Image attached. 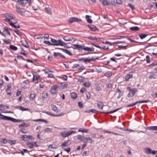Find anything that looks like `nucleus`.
I'll return each instance as SVG.
<instances>
[{
	"instance_id": "13d9d810",
	"label": "nucleus",
	"mask_w": 157,
	"mask_h": 157,
	"mask_svg": "<svg viewBox=\"0 0 157 157\" xmlns=\"http://www.w3.org/2000/svg\"><path fill=\"white\" fill-rule=\"evenodd\" d=\"M20 132H21L24 133H25L27 132V131H26V130L25 128H22L20 130Z\"/></svg>"
},
{
	"instance_id": "4468645a",
	"label": "nucleus",
	"mask_w": 157,
	"mask_h": 157,
	"mask_svg": "<svg viewBox=\"0 0 157 157\" xmlns=\"http://www.w3.org/2000/svg\"><path fill=\"white\" fill-rule=\"evenodd\" d=\"M45 113L48 115H50L51 116H54V117H59V116H63L64 115V113H61L60 114H58V115H54L52 113H51L50 112H46Z\"/></svg>"
},
{
	"instance_id": "bf43d9fd",
	"label": "nucleus",
	"mask_w": 157,
	"mask_h": 157,
	"mask_svg": "<svg viewBox=\"0 0 157 157\" xmlns=\"http://www.w3.org/2000/svg\"><path fill=\"white\" fill-rule=\"evenodd\" d=\"M78 106L81 108H82L83 107V104L81 102H79L78 103Z\"/></svg>"
},
{
	"instance_id": "cd10ccee",
	"label": "nucleus",
	"mask_w": 157,
	"mask_h": 157,
	"mask_svg": "<svg viewBox=\"0 0 157 157\" xmlns=\"http://www.w3.org/2000/svg\"><path fill=\"white\" fill-rule=\"evenodd\" d=\"M30 125L29 124H26L25 123H23L21 124H20L19 125V128L21 127H28Z\"/></svg>"
},
{
	"instance_id": "69168bd1",
	"label": "nucleus",
	"mask_w": 157,
	"mask_h": 157,
	"mask_svg": "<svg viewBox=\"0 0 157 157\" xmlns=\"http://www.w3.org/2000/svg\"><path fill=\"white\" fill-rule=\"evenodd\" d=\"M108 46H102V48L104 50H107L108 49Z\"/></svg>"
},
{
	"instance_id": "8fccbe9b",
	"label": "nucleus",
	"mask_w": 157,
	"mask_h": 157,
	"mask_svg": "<svg viewBox=\"0 0 157 157\" xmlns=\"http://www.w3.org/2000/svg\"><path fill=\"white\" fill-rule=\"evenodd\" d=\"M111 75V74L109 72H106L105 74V76L107 77H109Z\"/></svg>"
},
{
	"instance_id": "09e8293b",
	"label": "nucleus",
	"mask_w": 157,
	"mask_h": 157,
	"mask_svg": "<svg viewBox=\"0 0 157 157\" xmlns=\"http://www.w3.org/2000/svg\"><path fill=\"white\" fill-rule=\"evenodd\" d=\"M147 62L149 63L150 62V58L149 56H146Z\"/></svg>"
},
{
	"instance_id": "de8ad7c7",
	"label": "nucleus",
	"mask_w": 157,
	"mask_h": 157,
	"mask_svg": "<svg viewBox=\"0 0 157 157\" xmlns=\"http://www.w3.org/2000/svg\"><path fill=\"white\" fill-rule=\"evenodd\" d=\"M27 145L28 146V147L30 148H32L33 147V144L31 143L28 142Z\"/></svg>"
},
{
	"instance_id": "a211bd4d",
	"label": "nucleus",
	"mask_w": 157,
	"mask_h": 157,
	"mask_svg": "<svg viewBox=\"0 0 157 157\" xmlns=\"http://www.w3.org/2000/svg\"><path fill=\"white\" fill-rule=\"evenodd\" d=\"M145 129L150 130H157V126H151L145 128Z\"/></svg>"
},
{
	"instance_id": "aec40b11",
	"label": "nucleus",
	"mask_w": 157,
	"mask_h": 157,
	"mask_svg": "<svg viewBox=\"0 0 157 157\" xmlns=\"http://www.w3.org/2000/svg\"><path fill=\"white\" fill-rule=\"evenodd\" d=\"M88 26L90 29L93 31H95L98 30V29L96 27V26L94 25H88Z\"/></svg>"
},
{
	"instance_id": "39448f33",
	"label": "nucleus",
	"mask_w": 157,
	"mask_h": 157,
	"mask_svg": "<svg viewBox=\"0 0 157 157\" xmlns=\"http://www.w3.org/2000/svg\"><path fill=\"white\" fill-rule=\"evenodd\" d=\"M145 152L147 154H155L157 152L156 151H152L149 147H145L144 149Z\"/></svg>"
},
{
	"instance_id": "6e6d98bb",
	"label": "nucleus",
	"mask_w": 157,
	"mask_h": 157,
	"mask_svg": "<svg viewBox=\"0 0 157 157\" xmlns=\"http://www.w3.org/2000/svg\"><path fill=\"white\" fill-rule=\"evenodd\" d=\"M22 138L24 140H27V139L28 138V136L26 135H23L22 136Z\"/></svg>"
},
{
	"instance_id": "0e129e2a",
	"label": "nucleus",
	"mask_w": 157,
	"mask_h": 157,
	"mask_svg": "<svg viewBox=\"0 0 157 157\" xmlns=\"http://www.w3.org/2000/svg\"><path fill=\"white\" fill-rule=\"evenodd\" d=\"M6 92L7 94L11 95V91L10 90H6Z\"/></svg>"
},
{
	"instance_id": "79ce46f5",
	"label": "nucleus",
	"mask_w": 157,
	"mask_h": 157,
	"mask_svg": "<svg viewBox=\"0 0 157 157\" xmlns=\"http://www.w3.org/2000/svg\"><path fill=\"white\" fill-rule=\"evenodd\" d=\"M71 97L73 98H76L77 97V94L74 92L72 93L71 94Z\"/></svg>"
},
{
	"instance_id": "6ab92c4d",
	"label": "nucleus",
	"mask_w": 157,
	"mask_h": 157,
	"mask_svg": "<svg viewBox=\"0 0 157 157\" xmlns=\"http://www.w3.org/2000/svg\"><path fill=\"white\" fill-rule=\"evenodd\" d=\"M133 75L132 74H127L125 77V79L126 81H128L129 79L133 78Z\"/></svg>"
},
{
	"instance_id": "393cba45",
	"label": "nucleus",
	"mask_w": 157,
	"mask_h": 157,
	"mask_svg": "<svg viewBox=\"0 0 157 157\" xmlns=\"http://www.w3.org/2000/svg\"><path fill=\"white\" fill-rule=\"evenodd\" d=\"M98 107L100 109H102L103 108L104 105L101 101H98L97 104Z\"/></svg>"
},
{
	"instance_id": "f3484780",
	"label": "nucleus",
	"mask_w": 157,
	"mask_h": 157,
	"mask_svg": "<svg viewBox=\"0 0 157 157\" xmlns=\"http://www.w3.org/2000/svg\"><path fill=\"white\" fill-rule=\"evenodd\" d=\"M40 78V76L36 75H33V81L35 82V83H38V79Z\"/></svg>"
},
{
	"instance_id": "a18cd8bd",
	"label": "nucleus",
	"mask_w": 157,
	"mask_h": 157,
	"mask_svg": "<svg viewBox=\"0 0 157 157\" xmlns=\"http://www.w3.org/2000/svg\"><path fill=\"white\" fill-rule=\"evenodd\" d=\"M44 131L46 132H51L52 131V129L49 128H46L44 130Z\"/></svg>"
},
{
	"instance_id": "774afa93",
	"label": "nucleus",
	"mask_w": 157,
	"mask_h": 157,
	"mask_svg": "<svg viewBox=\"0 0 157 157\" xmlns=\"http://www.w3.org/2000/svg\"><path fill=\"white\" fill-rule=\"evenodd\" d=\"M21 91L19 90H18L17 92L16 96H18L20 95L21 94Z\"/></svg>"
},
{
	"instance_id": "ea45409f",
	"label": "nucleus",
	"mask_w": 157,
	"mask_h": 157,
	"mask_svg": "<svg viewBox=\"0 0 157 157\" xmlns=\"http://www.w3.org/2000/svg\"><path fill=\"white\" fill-rule=\"evenodd\" d=\"M13 31L18 36H21V32L18 29H16L14 30H13Z\"/></svg>"
},
{
	"instance_id": "412c9836",
	"label": "nucleus",
	"mask_w": 157,
	"mask_h": 157,
	"mask_svg": "<svg viewBox=\"0 0 157 157\" xmlns=\"http://www.w3.org/2000/svg\"><path fill=\"white\" fill-rule=\"evenodd\" d=\"M17 21L16 20L15 21H13L12 23H10V25H11L12 27H14L15 28H19L20 27L19 25H14L17 23Z\"/></svg>"
},
{
	"instance_id": "864d4df0",
	"label": "nucleus",
	"mask_w": 157,
	"mask_h": 157,
	"mask_svg": "<svg viewBox=\"0 0 157 157\" xmlns=\"http://www.w3.org/2000/svg\"><path fill=\"white\" fill-rule=\"evenodd\" d=\"M44 42V44L48 45H52V43L49 41H45Z\"/></svg>"
},
{
	"instance_id": "5fc2aeb1",
	"label": "nucleus",
	"mask_w": 157,
	"mask_h": 157,
	"mask_svg": "<svg viewBox=\"0 0 157 157\" xmlns=\"http://www.w3.org/2000/svg\"><path fill=\"white\" fill-rule=\"evenodd\" d=\"M34 121H42L43 122H46V121L45 120H43L42 119H38L37 120H34Z\"/></svg>"
},
{
	"instance_id": "e2e57ef3",
	"label": "nucleus",
	"mask_w": 157,
	"mask_h": 157,
	"mask_svg": "<svg viewBox=\"0 0 157 157\" xmlns=\"http://www.w3.org/2000/svg\"><path fill=\"white\" fill-rule=\"evenodd\" d=\"M25 51L22 50V51L21 52V54L23 55L24 56H26L28 54L25 53Z\"/></svg>"
},
{
	"instance_id": "f03ea898",
	"label": "nucleus",
	"mask_w": 157,
	"mask_h": 157,
	"mask_svg": "<svg viewBox=\"0 0 157 157\" xmlns=\"http://www.w3.org/2000/svg\"><path fill=\"white\" fill-rule=\"evenodd\" d=\"M30 0H18V3L23 7L27 8L30 5Z\"/></svg>"
},
{
	"instance_id": "ddd939ff",
	"label": "nucleus",
	"mask_w": 157,
	"mask_h": 157,
	"mask_svg": "<svg viewBox=\"0 0 157 157\" xmlns=\"http://www.w3.org/2000/svg\"><path fill=\"white\" fill-rule=\"evenodd\" d=\"M82 50H83L85 51L92 52L94 50V48L93 47L88 48L86 47L83 45Z\"/></svg>"
},
{
	"instance_id": "2f4dec72",
	"label": "nucleus",
	"mask_w": 157,
	"mask_h": 157,
	"mask_svg": "<svg viewBox=\"0 0 157 157\" xmlns=\"http://www.w3.org/2000/svg\"><path fill=\"white\" fill-rule=\"evenodd\" d=\"M36 94H32L30 95L29 99L31 101H33L35 97Z\"/></svg>"
},
{
	"instance_id": "b1692460",
	"label": "nucleus",
	"mask_w": 157,
	"mask_h": 157,
	"mask_svg": "<svg viewBox=\"0 0 157 157\" xmlns=\"http://www.w3.org/2000/svg\"><path fill=\"white\" fill-rule=\"evenodd\" d=\"M60 49L62 50L63 52L70 56H72L73 55V54L71 52L67 50H66L63 48H60Z\"/></svg>"
},
{
	"instance_id": "4be33fe9",
	"label": "nucleus",
	"mask_w": 157,
	"mask_h": 157,
	"mask_svg": "<svg viewBox=\"0 0 157 157\" xmlns=\"http://www.w3.org/2000/svg\"><path fill=\"white\" fill-rule=\"evenodd\" d=\"M81 60H83L85 62H90L94 61V60L93 59V58L90 59L88 58L81 59Z\"/></svg>"
},
{
	"instance_id": "7c9ffc66",
	"label": "nucleus",
	"mask_w": 157,
	"mask_h": 157,
	"mask_svg": "<svg viewBox=\"0 0 157 157\" xmlns=\"http://www.w3.org/2000/svg\"><path fill=\"white\" fill-rule=\"evenodd\" d=\"M147 35H148L147 34L142 33L139 35V37L141 39H143L146 37Z\"/></svg>"
},
{
	"instance_id": "49530a36",
	"label": "nucleus",
	"mask_w": 157,
	"mask_h": 157,
	"mask_svg": "<svg viewBox=\"0 0 157 157\" xmlns=\"http://www.w3.org/2000/svg\"><path fill=\"white\" fill-rule=\"evenodd\" d=\"M4 20L6 22H9V24H10V23H12L13 22V21H11L8 18H7L4 19Z\"/></svg>"
},
{
	"instance_id": "e433bc0d",
	"label": "nucleus",
	"mask_w": 157,
	"mask_h": 157,
	"mask_svg": "<svg viewBox=\"0 0 157 157\" xmlns=\"http://www.w3.org/2000/svg\"><path fill=\"white\" fill-rule=\"evenodd\" d=\"M9 47L10 49L14 51H16L17 49V47L13 45H10Z\"/></svg>"
},
{
	"instance_id": "bb28decb",
	"label": "nucleus",
	"mask_w": 157,
	"mask_h": 157,
	"mask_svg": "<svg viewBox=\"0 0 157 157\" xmlns=\"http://www.w3.org/2000/svg\"><path fill=\"white\" fill-rule=\"evenodd\" d=\"M90 16H89V15H86V20L87 22L88 23H92V20L91 19H90Z\"/></svg>"
},
{
	"instance_id": "c03bdc74",
	"label": "nucleus",
	"mask_w": 157,
	"mask_h": 157,
	"mask_svg": "<svg viewBox=\"0 0 157 157\" xmlns=\"http://www.w3.org/2000/svg\"><path fill=\"white\" fill-rule=\"evenodd\" d=\"M19 109L20 110L22 111H25L29 110V109L23 108L21 106H19Z\"/></svg>"
},
{
	"instance_id": "423d86ee",
	"label": "nucleus",
	"mask_w": 157,
	"mask_h": 157,
	"mask_svg": "<svg viewBox=\"0 0 157 157\" xmlns=\"http://www.w3.org/2000/svg\"><path fill=\"white\" fill-rule=\"evenodd\" d=\"M150 101L149 100H145V101H136L135 103L129 105H128L126 106L127 107H132L134 105H136L138 103H147L150 102Z\"/></svg>"
},
{
	"instance_id": "c9c22d12",
	"label": "nucleus",
	"mask_w": 157,
	"mask_h": 157,
	"mask_svg": "<svg viewBox=\"0 0 157 157\" xmlns=\"http://www.w3.org/2000/svg\"><path fill=\"white\" fill-rule=\"evenodd\" d=\"M130 29L132 31H137L139 30V28L137 26H134L130 28Z\"/></svg>"
},
{
	"instance_id": "72a5a7b5",
	"label": "nucleus",
	"mask_w": 157,
	"mask_h": 157,
	"mask_svg": "<svg viewBox=\"0 0 157 157\" xmlns=\"http://www.w3.org/2000/svg\"><path fill=\"white\" fill-rule=\"evenodd\" d=\"M87 38L90 40H98V39H100L99 38H97L96 36H90L87 37Z\"/></svg>"
},
{
	"instance_id": "dca6fc26",
	"label": "nucleus",
	"mask_w": 157,
	"mask_h": 157,
	"mask_svg": "<svg viewBox=\"0 0 157 157\" xmlns=\"http://www.w3.org/2000/svg\"><path fill=\"white\" fill-rule=\"evenodd\" d=\"M9 121H11L13 122H21L23 121V120H21L20 119H17L11 117H10Z\"/></svg>"
},
{
	"instance_id": "052dcab7",
	"label": "nucleus",
	"mask_w": 157,
	"mask_h": 157,
	"mask_svg": "<svg viewBox=\"0 0 157 157\" xmlns=\"http://www.w3.org/2000/svg\"><path fill=\"white\" fill-rule=\"evenodd\" d=\"M6 16L7 18H9L10 20L12 19L13 16L10 14H7Z\"/></svg>"
},
{
	"instance_id": "4d7b16f0",
	"label": "nucleus",
	"mask_w": 157,
	"mask_h": 157,
	"mask_svg": "<svg viewBox=\"0 0 157 157\" xmlns=\"http://www.w3.org/2000/svg\"><path fill=\"white\" fill-rule=\"evenodd\" d=\"M4 29L5 31H6L7 32V33L9 35H10V31H9L8 28L7 27H4Z\"/></svg>"
},
{
	"instance_id": "473e14b6",
	"label": "nucleus",
	"mask_w": 157,
	"mask_h": 157,
	"mask_svg": "<svg viewBox=\"0 0 157 157\" xmlns=\"http://www.w3.org/2000/svg\"><path fill=\"white\" fill-rule=\"evenodd\" d=\"M69 141H66L64 143H62L61 144V146L63 147H67L69 145Z\"/></svg>"
},
{
	"instance_id": "680f3d73",
	"label": "nucleus",
	"mask_w": 157,
	"mask_h": 157,
	"mask_svg": "<svg viewBox=\"0 0 157 157\" xmlns=\"http://www.w3.org/2000/svg\"><path fill=\"white\" fill-rule=\"evenodd\" d=\"M81 141L84 142V143H86V142H87V139H86V137H84V136L83 137Z\"/></svg>"
},
{
	"instance_id": "9d476101",
	"label": "nucleus",
	"mask_w": 157,
	"mask_h": 157,
	"mask_svg": "<svg viewBox=\"0 0 157 157\" xmlns=\"http://www.w3.org/2000/svg\"><path fill=\"white\" fill-rule=\"evenodd\" d=\"M16 11L17 12L21 15L24 14L25 12V10L22 8H21L19 7L16 6Z\"/></svg>"
},
{
	"instance_id": "20e7f679",
	"label": "nucleus",
	"mask_w": 157,
	"mask_h": 157,
	"mask_svg": "<svg viewBox=\"0 0 157 157\" xmlns=\"http://www.w3.org/2000/svg\"><path fill=\"white\" fill-rule=\"evenodd\" d=\"M75 132V131H64L60 133V135L63 137H67L71 134Z\"/></svg>"
},
{
	"instance_id": "c85d7f7f",
	"label": "nucleus",
	"mask_w": 157,
	"mask_h": 157,
	"mask_svg": "<svg viewBox=\"0 0 157 157\" xmlns=\"http://www.w3.org/2000/svg\"><path fill=\"white\" fill-rule=\"evenodd\" d=\"M120 109H121V108H118V109H115L114 110H113V111H109V112H102V113H105L106 114L112 113H114V112H116L119 110Z\"/></svg>"
},
{
	"instance_id": "c756f323",
	"label": "nucleus",
	"mask_w": 157,
	"mask_h": 157,
	"mask_svg": "<svg viewBox=\"0 0 157 157\" xmlns=\"http://www.w3.org/2000/svg\"><path fill=\"white\" fill-rule=\"evenodd\" d=\"M63 39L66 41H70L72 40L73 38H69L67 36H65L63 38Z\"/></svg>"
},
{
	"instance_id": "1a4fd4ad",
	"label": "nucleus",
	"mask_w": 157,
	"mask_h": 157,
	"mask_svg": "<svg viewBox=\"0 0 157 157\" xmlns=\"http://www.w3.org/2000/svg\"><path fill=\"white\" fill-rule=\"evenodd\" d=\"M83 45H80L79 44H73L71 47L74 49L79 50L82 49Z\"/></svg>"
},
{
	"instance_id": "37998d69",
	"label": "nucleus",
	"mask_w": 157,
	"mask_h": 157,
	"mask_svg": "<svg viewBox=\"0 0 157 157\" xmlns=\"http://www.w3.org/2000/svg\"><path fill=\"white\" fill-rule=\"evenodd\" d=\"M3 41L6 44H10V40L9 39H4Z\"/></svg>"
},
{
	"instance_id": "7ed1b4c3",
	"label": "nucleus",
	"mask_w": 157,
	"mask_h": 157,
	"mask_svg": "<svg viewBox=\"0 0 157 157\" xmlns=\"http://www.w3.org/2000/svg\"><path fill=\"white\" fill-rule=\"evenodd\" d=\"M127 89L130 91L128 95V96L129 98L133 97L136 93L137 91V89L136 88L131 89L130 87H128Z\"/></svg>"
},
{
	"instance_id": "a19ab883",
	"label": "nucleus",
	"mask_w": 157,
	"mask_h": 157,
	"mask_svg": "<svg viewBox=\"0 0 157 157\" xmlns=\"http://www.w3.org/2000/svg\"><path fill=\"white\" fill-rule=\"evenodd\" d=\"M83 136L81 135H78L76 136V137L78 140H79L81 141L82 140V139Z\"/></svg>"
},
{
	"instance_id": "4c0bfd02",
	"label": "nucleus",
	"mask_w": 157,
	"mask_h": 157,
	"mask_svg": "<svg viewBox=\"0 0 157 157\" xmlns=\"http://www.w3.org/2000/svg\"><path fill=\"white\" fill-rule=\"evenodd\" d=\"M109 3V2L107 0H104L102 1V4L104 6H107Z\"/></svg>"
},
{
	"instance_id": "58836bf2",
	"label": "nucleus",
	"mask_w": 157,
	"mask_h": 157,
	"mask_svg": "<svg viewBox=\"0 0 157 157\" xmlns=\"http://www.w3.org/2000/svg\"><path fill=\"white\" fill-rule=\"evenodd\" d=\"M22 42V44L26 48H28L29 46V45L25 41H24V42L21 41Z\"/></svg>"
},
{
	"instance_id": "3c124183",
	"label": "nucleus",
	"mask_w": 157,
	"mask_h": 157,
	"mask_svg": "<svg viewBox=\"0 0 157 157\" xmlns=\"http://www.w3.org/2000/svg\"><path fill=\"white\" fill-rule=\"evenodd\" d=\"M83 85L85 86L89 87L90 86V84L89 82H85L84 83Z\"/></svg>"
},
{
	"instance_id": "2eb2a0df",
	"label": "nucleus",
	"mask_w": 157,
	"mask_h": 157,
	"mask_svg": "<svg viewBox=\"0 0 157 157\" xmlns=\"http://www.w3.org/2000/svg\"><path fill=\"white\" fill-rule=\"evenodd\" d=\"M10 117L3 115L0 112V119L1 120L9 121Z\"/></svg>"
},
{
	"instance_id": "5701e85b",
	"label": "nucleus",
	"mask_w": 157,
	"mask_h": 157,
	"mask_svg": "<svg viewBox=\"0 0 157 157\" xmlns=\"http://www.w3.org/2000/svg\"><path fill=\"white\" fill-rule=\"evenodd\" d=\"M51 107L52 110L54 111L56 113L58 112L57 107L55 105H51Z\"/></svg>"
},
{
	"instance_id": "6e6552de",
	"label": "nucleus",
	"mask_w": 157,
	"mask_h": 157,
	"mask_svg": "<svg viewBox=\"0 0 157 157\" xmlns=\"http://www.w3.org/2000/svg\"><path fill=\"white\" fill-rule=\"evenodd\" d=\"M53 56L55 58H65V57L62 54L59 52H55L54 53Z\"/></svg>"
},
{
	"instance_id": "f704fd0d",
	"label": "nucleus",
	"mask_w": 157,
	"mask_h": 157,
	"mask_svg": "<svg viewBox=\"0 0 157 157\" xmlns=\"http://www.w3.org/2000/svg\"><path fill=\"white\" fill-rule=\"evenodd\" d=\"M45 10L46 12L48 14H51L52 13L51 9L49 7L45 8Z\"/></svg>"
},
{
	"instance_id": "f8f14e48",
	"label": "nucleus",
	"mask_w": 157,
	"mask_h": 157,
	"mask_svg": "<svg viewBox=\"0 0 157 157\" xmlns=\"http://www.w3.org/2000/svg\"><path fill=\"white\" fill-rule=\"evenodd\" d=\"M58 88V86L56 85H54L51 87V93L53 94H55L56 93L57 89Z\"/></svg>"
},
{
	"instance_id": "0eeeda50",
	"label": "nucleus",
	"mask_w": 157,
	"mask_h": 157,
	"mask_svg": "<svg viewBox=\"0 0 157 157\" xmlns=\"http://www.w3.org/2000/svg\"><path fill=\"white\" fill-rule=\"evenodd\" d=\"M68 22L70 23H71L74 22H77L81 21L82 20L81 19H79L76 17H71L68 20Z\"/></svg>"
},
{
	"instance_id": "338daca9",
	"label": "nucleus",
	"mask_w": 157,
	"mask_h": 157,
	"mask_svg": "<svg viewBox=\"0 0 157 157\" xmlns=\"http://www.w3.org/2000/svg\"><path fill=\"white\" fill-rule=\"evenodd\" d=\"M87 142H86V143H84V144L82 146V149H83L87 145Z\"/></svg>"
},
{
	"instance_id": "f257e3e1",
	"label": "nucleus",
	"mask_w": 157,
	"mask_h": 157,
	"mask_svg": "<svg viewBox=\"0 0 157 157\" xmlns=\"http://www.w3.org/2000/svg\"><path fill=\"white\" fill-rule=\"evenodd\" d=\"M51 41L52 43V45L55 46H66L67 44L61 40H56L54 39H52Z\"/></svg>"
},
{
	"instance_id": "a878e982",
	"label": "nucleus",
	"mask_w": 157,
	"mask_h": 157,
	"mask_svg": "<svg viewBox=\"0 0 157 157\" xmlns=\"http://www.w3.org/2000/svg\"><path fill=\"white\" fill-rule=\"evenodd\" d=\"M89 131V130L87 129H83L82 128H80L78 130V132H85L87 133Z\"/></svg>"
},
{
	"instance_id": "9b49d317",
	"label": "nucleus",
	"mask_w": 157,
	"mask_h": 157,
	"mask_svg": "<svg viewBox=\"0 0 157 157\" xmlns=\"http://www.w3.org/2000/svg\"><path fill=\"white\" fill-rule=\"evenodd\" d=\"M72 68L73 69L76 68L78 70H83L84 69V67L83 66H81L79 64H74Z\"/></svg>"
},
{
	"instance_id": "603ef678",
	"label": "nucleus",
	"mask_w": 157,
	"mask_h": 157,
	"mask_svg": "<svg viewBox=\"0 0 157 157\" xmlns=\"http://www.w3.org/2000/svg\"><path fill=\"white\" fill-rule=\"evenodd\" d=\"M86 139H87V141H88V142L90 143H92L93 142L92 140L90 137H86Z\"/></svg>"
}]
</instances>
